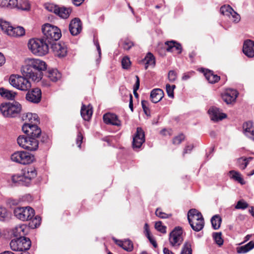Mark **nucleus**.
<instances>
[{"label":"nucleus","mask_w":254,"mask_h":254,"mask_svg":"<svg viewBox=\"0 0 254 254\" xmlns=\"http://www.w3.org/2000/svg\"><path fill=\"white\" fill-rule=\"evenodd\" d=\"M76 127H77V130H78L77 137H76V144L77 145L78 147L80 148L81 145V143L82 142V140L83 139V134H82L81 130L79 129V125H77L76 126Z\"/></svg>","instance_id":"nucleus-49"},{"label":"nucleus","mask_w":254,"mask_h":254,"mask_svg":"<svg viewBox=\"0 0 254 254\" xmlns=\"http://www.w3.org/2000/svg\"><path fill=\"white\" fill-rule=\"evenodd\" d=\"M177 78V73L174 70H170L168 74V78L170 82H174Z\"/></svg>","instance_id":"nucleus-57"},{"label":"nucleus","mask_w":254,"mask_h":254,"mask_svg":"<svg viewBox=\"0 0 254 254\" xmlns=\"http://www.w3.org/2000/svg\"><path fill=\"white\" fill-rule=\"evenodd\" d=\"M29 140V135H20L17 139V143L21 147L25 149Z\"/></svg>","instance_id":"nucleus-45"},{"label":"nucleus","mask_w":254,"mask_h":254,"mask_svg":"<svg viewBox=\"0 0 254 254\" xmlns=\"http://www.w3.org/2000/svg\"><path fill=\"white\" fill-rule=\"evenodd\" d=\"M47 68L45 62L38 59H28L21 68L22 74L34 81L38 82L42 78L43 72Z\"/></svg>","instance_id":"nucleus-1"},{"label":"nucleus","mask_w":254,"mask_h":254,"mask_svg":"<svg viewBox=\"0 0 254 254\" xmlns=\"http://www.w3.org/2000/svg\"><path fill=\"white\" fill-rule=\"evenodd\" d=\"M104 122L107 125L120 127L122 125L121 120L118 116L114 113H107L103 115Z\"/></svg>","instance_id":"nucleus-17"},{"label":"nucleus","mask_w":254,"mask_h":254,"mask_svg":"<svg viewBox=\"0 0 254 254\" xmlns=\"http://www.w3.org/2000/svg\"><path fill=\"white\" fill-rule=\"evenodd\" d=\"M141 63L145 65V69H147L149 66L154 67L155 65V58L153 55L148 52L144 58L141 61Z\"/></svg>","instance_id":"nucleus-26"},{"label":"nucleus","mask_w":254,"mask_h":254,"mask_svg":"<svg viewBox=\"0 0 254 254\" xmlns=\"http://www.w3.org/2000/svg\"><path fill=\"white\" fill-rule=\"evenodd\" d=\"M169 241L172 247L178 248L183 241L182 229L175 227L169 234Z\"/></svg>","instance_id":"nucleus-10"},{"label":"nucleus","mask_w":254,"mask_h":254,"mask_svg":"<svg viewBox=\"0 0 254 254\" xmlns=\"http://www.w3.org/2000/svg\"><path fill=\"white\" fill-rule=\"evenodd\" d=\"M176 88L175 85H170L169 84H167L166 85V90L168 96L171 98L174 97V90Z\"/></svg>","instance_id":"nucleus-55"},{"label":"nucleus","mask_w":254,"mask_h":254,"mask_svg":"<svg viewBox=\"0 0 254 254\" xmlns=\"http://www.w3.org/2000/svg\"><path fill=\"white\" fill-rule=\"evenodd\" d=\"M229 174L231 175V178L234 180L237 181L239 183L242 185H244L245 184V181L242 178L241 174L235 171L232 170L229 172Z\"/></svg>","instance_id":"nucleus-41"},{"label":"nucleus","mask_w":254,"mask_h":254,"mask_svg":"<svg viewBox=\"0 0 254 254\" xmlns=\"http://www.w3.org/2000/svg\"><path fill=\"white\" fill-rule=\"evenodd\" d=\"M46 76L51 81L56 82L61 78V73L57 69H53L47 72Z\"/></svg>","instance_id":"nucleus-33"},{"label":"nucleus","mask_w":254,"mask_h":254,"mask_svg":"<svg viewBox=\"0 0 254 254\" xmlns=\"http://www.w3.org/2000/svg\"><path fill=\"white\" fill-rule=\"evenodd\" d=\"M13 214L17 219L23 221L31 219L35 215V210L30 206H16L13 209Z\"/></svg>","instance_id":"nucleus-7"},{"label":"nucleus","mask_w":254,"mask_h":254,"mask_svg":"<svg viewBox=\"0 0 254 254\" xmlns=\"http://www.w3.org/2000/svg\"><path fill=\"white\" fill-rule=\"evenodd\" d=\"M120 45L122 48L125 50H129L132 47L134 46L133 42L128 39H126L122 40L120 42Z\"/></svg>","instance_id":"nucleus-44"},{"label":"nucleus","mask_w":254,"mask_h":254,"mask_svg":"<svg viewBox=\"0 0 254 254\" xmlns=\"http://www.w3.org/2000/svg\"><path fill=\"white\" fill-rule=\"evenodd\" d=\"M0 95L4 98L12 100L14 99L16 93L1 87L0 88Z\"/></svg>","instance_id":"nucleus-34"},{"label":"nucleus","mask_w":254,"mask_h":254,"mask_svg":"<svg viewBox=\"0 0 254 254\" xmlns=\"http://www.w3.org/2000/svg\"><path fill=\"white\" fill-rule=\"evenodd\" d=\"M11 181L13 185L15 186H24L25 181L23 179L22 174H16L12 176Z\"/></svg>","instance_id":"nucleus-37"},{"label":"nucleus","mask_w":254,"mask_h":254,"mask_svg":"<svg viewBox=\"0 0 254 254\" xmlns=\"http://www.w3.org/2000/svg\"><path fill=\"white\" fill-rule=\"evenodd\" d=\"M252 159V157H241L238 159L237 164L239 167L242 170L245 169L248 166L249 162Z\"/></svg>","instance_id":"nucleus-38"},{"label":"nucleus","mask_w":254,"mask_h":254,"mask_svg":"<svg viewBox=\"0 0 254 254\" xmlns=\"http://www.w3.org/2000/svg\"><path fill=\"white\" fill-rule=\"evenodd\" d=\"M145 134L143 129L138 127L132 140V148L134 150L137 151L140 149L142 144L145 142Z\"/></svg>","instance_id":"nucleus-11"},{"label":"nucleus","mask_w":254,"mask_h":254,"mask_svg":"<svg viewBox=\"0 0 254 254\" xmlns=\"http://www.w3.org/2000/svg\"><path fill=\"white\" fill-rule=\"evenodd\" d=\"M25 117V120H28L30 122L29 124H37L39 122L38 115L36 114L28 113L26 114Z\"/></svg>","instance_id":"nucleus-42"},{"label":"nucleus","mask_w":254,"mask_h":254,"mask_svg":"<svg viewBox=\"0 0 254 254\" xmlns=\"http://www.w3.org/2000/svg\"><path fill=\"white\" fill-rule=\"evenodd\" d=\"M249 206L247 202L243 200H241L238 201L235 208L237 209H245L247 208Z\"/></svg>","instance_id":"nucleus-56"},{"label":"nucleus","mask_w":254,"mask_h":254,"mask_svg":"<svg viewBox=\"0 0 254 254\" xmlns=\"http://www.w3.org/2000/svg\"><path fill=\"white\" fill-rule=\"evenodd\" d=\"M243 132L249 138L254 141V125L251 122H247L243 124Z\"/></svg>","instance_id":"nucleus-24"},{"label":"nucleus","mask_w":254,"mask_h":254,"mask_svg":"<svg viewBox=\"0 0 254 254\" xmlns=\"http://www.w3.org/2000/svg\"><path fill=\"white\" fill-rule=\"evenodd\" d=\"M189 223L193 230L199 232L204 225V220L201 213L195 209H191L188 212Z\"/></svg>","instance_id":"nucleus-3"},{"label":"nucleus","mask_w":254,"mask_h":254,"mask_svg":"<svg viewBox=\"0 0 254 254\" xmlns=\"http://www.w3.org/2000/svg\"><path fill=\"white\" fill-rule=\"evenodd\" d=\"M193 73V71L185 73L182 77V80H188V79H189L190 77V76H191V75Z\"/></svg>","instance_id":"nucleus-64"},{"label":"nucleus","mask_w":254,"mask_h":254,"mask_svg":"<svg viewBox=\"0 0 254 254\" xmlns=\"http://www.w3.org/2000/svg\"><path fill=\"white\" fill-rule=\"evenodd\" d=\"M23 131L27 135L38 139L41 134V130L36 124H25L22 128Z\"/></svg>","instance_id":"nucleus-12"},{"label":"nucleus","mask_w":254,"mask_h":254,"mask_svg":"<svg viewBox=\"0 0 254 254\" xmlns=\"http://www.w3.org/2000/svg\"><path fill=\"white\" fill-rule=\"evenodd\" d=\"M12 26L10 25V24L5 21L0 20V27L1 30L6 33L7 35L8 34V31L10 30V27Z\"/></svg>","instance_id":"nucleus-50"},{"label":"nucleus","mask_w":254,"mask_h":254,"mask_svg":"<svg viewBox=\"0 0 254 254\" xmlns=\"http://www.w3.org/2000/svg\"><path fill=\"white\" fill-rule=\"evenodd\" d=\"M8 218V213L7 209L2 206H0V221H4Z\"/></svg>","instance_id":"nucleus-48"},{"label":"nucleus","mask_w":254,"mask_h":254,"mask_svg":"<svg viewBox=\"0 0 254 254\" xmlns=\"http://www.w3.org/2000/svg\"><path fill=\"white\" fill-rule=\"evenodd\" d=\"M131 65V62L129 58L127 57H124L122 60V66L123 68L128 69L129 68Z\"/></svg>","instance_id":"nucleus-52"},{"label":"nucleus","mask_w":254,"mask_h":254,"mask_svg":"<svg viewBox=\"0 0 254 254\" xmlns=\"http://www.w3.org/2000/svg\"><path fill=\"white\" fill-rule=\"evenodd\" d=\"M37 170L35 167L30 166L22 170V175L25 181V186H28L32 180L37 176Z\"/></svg>","instance_id":"nucleus-13"},{"label":"nucleus","mask_w":254,"mask_h":254,"mask_svg":"<svg viewBox=\"0 0 254 254\" xmlns=\"http://www.w3.org/2000/svg\"><path fill=\"white\" fill-rule=\"evenodd\" d=\"M221 221V218L218 215H215L212 217L211 222L214 230L218 229L220 228Z\"/></svg>","instance_id":"nucleus-40"},{"label":"nucleus","mask_w":254,"mask_h":254,"mask_svg":"<svg viewBox=\"0 0 254 254\" xmlns=\"http://www.w3.org/2000/svg\"><path fill=\"white\" fill-rule=\"evenodd\" d=\"M58 5L51 3H47L45 4V8L49 11L56 14Z\"/></svg>","instance_id":"nucleus-54"},{"label":"nucleus","mask_w":254,"mask_h":254,"mask_svg":"<svg viewBox=\"0 0 254 254\" xmlns=\"http://www.w3.org/2000/svg\"><path fill=\"white\" fill-rule=\"evenodd\" d=\"M82 29V23L78 18H75L70 21L69 30L72 35H77L81 32Z\"/></svg>","instance_id":"nucleus-19"},{"label":"nucleus","mask_w":254,"mask_h":254,"mask_svg":"<svg viewBox=\"0 0 254 254\" xmlns=\"http://www.w3.org/2000/svg\"><path fill=\"white\" fill-rule=\"evenodd\" d=\"M164 96L163 91L159 88L152 90L150 93V98L153 103H157L159 102Z\"/></svg>","instance_id":"nucleus-27"},{"label":"nucleus","mask_w":254,"mask_h":254,"mask_svg":"<svg viewBox=\"0 0 254 254\" xmlns=\"http://www.w3.org/2000/svg\"><path fill=\"white\" fill-rule=\"evenodd\" d=\"M148 104V103L147 101L142 100L141 101V105H142V109L143 110L144 113L147 116H149L150 115V110H149V108L147 107Z\"/></svg>","instance_id":"nucleus-58"},{"label":"nucleus","mask_w":254,"mask_h":254,"mask_svg":"<svg viewBox=\"0 0 254 254\" xmlns=\"http://www.w3.org/2000/svg\"><path fill=\"white\" fill-rule=\"evenodd\" d=\"M14 8H16L21 10L28 11L31 7L30 3L28 0H19V1L16 0Z\"/></svg>","instance_id":"nucleus-30"},{"label":"nucleus","mask_w":254,"mask_h":254,"mask_svg":"<svg viewBox=\"0 0 254 254\" xmlns=\"http://www.w3.org/2000/svg\"><path fill=\"white\" fill-rule=\"evenodd\" d=\"M16 0H0V6L9 9L14 8Z\"/></svg>","instance_id":"nucleus-39"},{"label":"nucleus","mask_w":254,"mask_h":254,"mask_svg":"<svg viewBox=\"0 0 254 254\" xmlns=\"http://www.w3.org/2000/svg\"><path fill=\"white\" fill-rule=\"evenodd\" d=\"M238 93L235 89H228L222 95L223 100L227 104L234 102L238 96Z\"/></svg>","instance_id":"nucleus-20"},{"label":"nucleus","mask_w":254,"mask_h":254,"mask_svg":"<svg viewBox=\"0 0 254 254\" xmlns=\"http://www.w3.org/2000/svg\"><path fill=\"white\" fill-rule=\"evenodd\" d=\"M93 111L92 110V107L90 105L86 106L83 105L80 111V114L85 121H89L92 115Z\"/></svg>","instance_id":"nucleus-28"},{"label":"nucleus","mask_w":254,"mask_h":254,"mask_svg":"<svg viewBox=\"0 0 254 254\" xmlns=\"http://www.w3.org/2000/svg\"><path fill=\"white\" fill-rule=\"evenodd\" d=\"M136 78V82L134 85L133 89H134V91L135 90H137L139 89V85H140V81H139V78L138 75L135 76Z\"/></svg>","instance_id":"nucleus-63"},{"label":"nucleus","mask_w":254,"mask_h":254,"mask_svg":"<svg viewBox=\"0 0 254 254\" xmlns=\"http://www.w3.org/2000/svg\"><path fill=\"white\" fill-rule=\"evenodd\" d=\"M41 90L38 88H33L31 91H28L26 95V99L34 103H38L41 100Z\"/></svg>","instance_id":"nucleus-16"},{"label":"nucleus","mask_w":254,"mask_h":254,"mask_svg":"<svg viewBox=\"0 0 254 254\" xmlns=\"http://www.w3.org/2000/svg\"><path fill=\"white\" fill-rule=\"evenodd\" d=\"M39 146V141L37 139L34 137H31L29 136V140L25 147V149L29 151H35Z\"/></svg>","instance_id":"nucleus-31"},{"label":"nucleus","mask_w":254,"mask_h":254,"mask_svg":"<svg viewBox=\"0 0 254 254\" xmlns=\"http://www.w3.org/2000/svg\"><path fill=\"white\" fill-rule=\"evenodd\" d=\"M44 38H33L29 40L28 47L31 53L38 56H43L49 52V47Z\"/></svg>","instance_id":"nucleus-2"},{"label":"nucleus","mask_w":254,"mask_h":254,"mask_svg":"<svg viewBox=\"0 0 254 254\" xmlns=\"http://www.w3.org/2000/svg\"><path fill=\"white\" fill-rule=\"evenodd\" d=\"M21 105L17 102L2 104L0 107V110L2 115L6 117H16L21 110Z\"/></svg>","instance_id":"nucleus-6"},{"label":"nucleus","mask_w":254,"mask_h":254,"mask_svg":"<svg viewBox=\"0 0 254 254\" xmlns=\"http://www.w3.org/2000/svg\"><path fill=\"white\" fill-rule=\"evenodd\" d=\"M221 13L226 15L234 22H238L240 20V16L229 5H223L220 9Z\"/></svg>","instance_id":"nucleus-14"},{"label":"nucleus","mask_w":254,"mask_h":254,"mask_svg":"<svg viewBox=\"0 0 254 254\" xmlns=\"http://www.w3.org/2000/svg\"><path fill=\"white\" fill-rule=\"evenodd\" d=\"M155 228L157 231L162 234H166L167 233V227L163 225L162 222L160 221H157L155 223Z\"/></svg>","instance_id":"nucleus-47"},{"label":"nucleus","mask_w":254,"mask_h":254,"mask_svg":"<svg viewBox=\"0 0 254 254\" xmlns=\"http://www.w3.org/2000/svg\"><path fill=\"white\" fill-rule=\"evenodd\" d=\"M165 44L166 46V50L167 52H176L178 54H181L182 52V47L179 43L175 41H170L166 42Z\"/></svg>","instance_id":"nucleus-23"},{"label":"nucleus","mask_w":254,"mask_h":254,"mask_svg":"<svg viewBox=\"0 0 254 254\" xmlns=\"http://www.w3.org/2000/svg\"><path fill=\"white\" fill-rule=\"evenodd\" d=\"M155 214L158 217L161 219L168 218L172 216L171 214H167L163 212L161 209L159 208L156 209L155 211Z\"/></svg>","instance_id":"nucleus-51"},{"label":"nucleus","mask_w":254,"mask_h":254,"mask_svg":"<svg viewBox=\"0 0 254 254\" xmlns=\"http://www.w3.org/2000/svg\"><path fill=\"white\" fill-rule=\"evenodd\" d=\"M31 242L28 238H18L12 240L10 243L11 249L13 251L22 252L29 250Z\"/></svg>","instance_id":"nucleus-9"},{"label":"nucleus","mask_w":254,"mask_h":254,"mask_svg":"<svg viewBox=\"0 0 254 254\" xmlns=\"http://www.w3.org/2000/svg\"><path fill=\"white\" fill-rule=\"evenodd\" d=\"M204 75L207 80L210 83H215L219 81L220 78L216 74H214L211 70H207Z\"/></svg>","instance_id":"nucleus-36"},{"label":"nucleus","mask_w":254,"mask_h":254,"mask_svg":"<svg viewBox=\"0 0 254 254\" xmlns=\"http://www.w3.org/2000/svg\"><path fill=\"white\" fill-rule=\"evenodd\" d=\"M114 242L120 247L123 248L124 250L128 252L132 251L133 249V245L131 241L129 239H125L124 240H119L113 238Z\"/></svg>","instance_id":"nucleus-22"},{"label":"nucleus","mask_w":254,"mask_h":254,"mask_svg":"<svg viewBox=\"0 0 254 254\" xmlns=\"http://www.w3.org/2000/svg\"><path fill=\"white\" fill-rule=\"evenodd\" d=\"M213 237L216 243L219 246H221L223 244V240L221 237V233H214L213 234Z\"/></svg>","instance_id":"nucleus-53"},{"label":"nucleus","mask_w":254,"mask_h":254,"mask_svg":"<svg viewBox=\"0 0 254 254\" xmlns=\"http://www.w3.org/2000/svg\"><path fill=\"white\" fill-rule=\"evenodd\" d=\"M193 148V146L192 144L186 146L183 152V155L185 154L190 153Z\"/></svg>","instance_id":"nucleus-62"},{"label":"nucleus","mask_w":254,"mask_h":254,"mask_svg":"<svg viewBox=\"0 0 254 254\" xmlns=\"http://www.w3.org/2000/svg\"><path fill=\"white\" fill-rule=\"evenodd\" d=\"M27 228L24 224L18 225L13 229V234L14 237L18 238H26L24 237L27 233Z\"/></svg>","instance_id":"nucleus-25"},{"label":"nucleus","mask_w":254,"mask_h":254,"mask_svg":"<svg viewBox=\"0 0 254 254\" xmlns=\"http://www.w3.org/2000/svg\"><path fill=\"white\" fill-rule=\"evenodd\" d=\"M185 136L183 134H180L177 136H176L173 140V143L174 144L178 145L180 144L182 141L184 139Z\"/></svg>","instance_id":"nucleus-59"},{"label":"nucleus","mask_w":254,"mask_h":254,"mask_svg":"<svg viewBox=\"0 0 254 254\" xmlns=\"http://www.w3.org/2000/svg\"><path fill=\"white\" fill-rule=\"evenodd\" d=\"M29 223V227L32 229H35L40 226L41 222L40 216L37 215L34 218L30 219Z\"/></svg>","instance_id":"nucleus-43"},{"label":"nucleus","mask_w":254,"mask_h":254,"mask_svg":"<svg viewBox=\"0 0 254 254\" xmlns=\"http://www.w3.org/2000/svg\"><path fill=\"white\" fill-rule=\"evenodd\" d=\"M125 90V91L127 93V94L129 95V107L130 109V110L132 112L133 109V101H132V95L130 94V93H128L127 90L124 88H123V90Z\"/></svg>","instance_id":"nucleus-60"},{"label":"nucleus","mask_w":254,"mask_h":254,"mask_svg":"<svg viewBox=\"0 0 254 254\" xmlns=\"http://www.w3.org/2000/svg\"><path fill=\"white\" fill-rule=\"evenodd\" d=\"M71 12V9L70 8L60 7L58 5L56 14L62 18L66 19L69 16Z\"/></svg>","instance_id":"nucleus-29"},{"label":"nucleus","mask_w":254,"mask_h":254,"mask_svg":"<svg viewBox=\"0 0 254 254\" xmlns=\"http://www.w3.org/2000/svg\"><path fill=\"white\" fill-rule=\"evenodd\" d=\"M254 248V241H251L245 245L239 247L237 248L238 254H245Z\"/></svg>","instance_id":"nucleus-35"},{"label":"nucleus","mask_w":254,"mask_h":254,"mask_svg":"<svg viewBox=\"0 0 254 254\" xmlns=\"http://www.w3.org/2000/svg\"><path fill=\"white\" fill-rule=\"evenodd\" d=\"M181 254H192L191 246L190 242H186L182 249Z\"/></svg>","instance_id":"nucleus-46"},{"label":"nucleus","mask_w":254,"mask_h":254,"mask_svg":"<svg viewBox=\"0 0 254 254\" xmlns=\"http://www.w3.org/2000/svg\"><path fill=\"white\" fill-rule=\"evenodd\" d=\"M12 161L22 165L29 164L35 160L33 155L24 151H16L11 155Z\"/></svg>","instance_id":"nucleus-8"},{"label":"nucleus","mask_w":254,"mask_h":254,"mask_svg":"<svg viewBox=\"0 0 254 254\" xmlns=\"http://www.w3.org/2000/svg\"><path fill=\"white\" fill-rule=\"evenodd\" d=\"M29 77L19 75L18 74H12L10 76L9 82L14 88L24 91H28L31 87V82L28 80Z\"/></svg>","instance_id":"nucleus-4"},{"label":"nucleus","mask_w":254,"mask_h":254,"mask_svg":"<svg viewBox=\"0 0 254 254\" xmlns=\"http://www.w3.org/2000/svg\"><path fill=\"white\" fill-rule=\"evenodd\" d=\"M42 31L44 35L43 38H46L49 43L58 40L62 36L61 31L58 27L49 23L42 26Z\"/></svg>","instance_id":"nucleus-5"},{"label":"nucleus","mask_w":254,"mask_h":254,"mask_svg":"<svg viewBox=\"0 0 254 254\" xmlns=\"http://www.w3.org/2000/svg\"><path fill=\"white\" fill-rule=\"evenodd\" d=\"M244 54L249 58L254 57V41L248 39L244 41L243 47Z\"/></svg>","instance_id":"nucleus-21"},{"label":"nucleus","mask_w":254,"mask_h":254,"mask_svg":"<svg viewBox=\"0 0 254 254\" xmlns=\"http://www.w3.org/2000/svg\"><path fill=\"white\" fill-rule=\"evenodd\" d=\"M25 34V30L22 27H10L8 35L12 37H20Z\"/></svg>","instance_id":"nucleus-32"},{"label":"nucleus","mask_w":254,"mask_h":254,"mask_svg":"<svg viewBox=\"0 0 254 254\" xmlns=\"http://www.w3.org/2000/svg\"><path fill=\"white\" fill-rule=\"evenodd\" d=\"M52 49L55 56L63 58L66 56L67 48L65 43H56L52 45Z\"/></svg>","instance_id":"nucleus-15"},{"label":"nucleus","mask_w":254,"mask_h":254,"mask_svg":"<svg viewBox=\"0 0 254 254\" xmlns=\"http://www.w3.org/2000/svg\"><path fill=\"white\" fill-rule=\"evenodd\" d=\"M208 113L211 120L214 122L221 121L227 117L226 114L222 113L220 110L216 107H211Z\"/></svg>","instance_id":"nucleus-18"},{"label":"nucleus","mask_w":254,"mask_h":254,"mask_svg":"<svg viewBox=\"0 0 254 254\" xmlns=\"http://www.w3.org/2000/svg\"><path fill=\"white\" fill-rule=\"evenodd\" d=\"M144 233L147 237V238L148 239V238H150L152 236L150 235V232L149 231V226L147 223H145L144 225Z\"/></svg>","instance_id":"nucleus-61"}]
</instances>
